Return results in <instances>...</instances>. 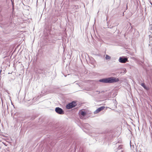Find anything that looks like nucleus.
Listing matches in <instances>:
<instances>
[{"label": "nucleus", "mask_w": 152, "mask_h": 152, "mask_svg": "<svg viewBox=\"0 0 152 152\" xmlns=\"http://www.w3.org/2000/svg\"><path fill=\"white\" fill-rule=\"evenodd\" d=\"M118 78H115L113 77H109L100 80L99 81L101 82L106 83H111L118 82Z\"/></svg>", "instance_id": "1"}, {"label": "nucleus", "mask_w": 152, "mask_h": 152, "mask_svg": "<svg viewBox=\"0 0 152 152\" xmlns=\"http://www.w3.org/2000/svg\"><path fill=\"white\" fill-rule=\"evenodd\" d=\"M76 105V103L75 102H72L66 105V108L68 109H70L75 106Z\"/></svg>", "instance_id": "2"}, {"label": "nucleus", "mask_w": 152, "mask_h": 152, "mask_svg": "<svg viewBox=\"0 0 152 152\" xmlns=\"http://www.w3.org/2000/svg\"><path fill=\"white\" fill-rule=\"evenodd\" d=\"M55 111L56 113L60 114H63L64 113V112L62 109L58 107L56 108Z\"/></svg>", "instance_id": "3"}, {"label": "nucleus", "mask_w": 152, "mask_h": 152, "mask_svg": "<svg viewBox=\"0 0 152 152\" xmlns=\"http://www.w3.org/2000/svg\"><path fill=\"white\" fill-rule=\"evenodd\" d=\"M119 61L121 63H125L128 61V59L126 58H123L121 57L119 58Z\"/></svg>", "instance_id": "4"}, {"label": "nucleus", "mask_w": 152, "mask_h": 152, "mask_svg": "<svg viewBox=\"0 0 152 152\" xmlns=\"http://www.w3.org/2000/svg\"><path fill=\"white\" fill-rule=\"evenodd\" d=\"M105 108V107H100L98 109H97L94 112V114H97L99 113V112L101 111V110H104V108Z\"/></svg>", "instance_id": "5"}, {"label": "nucleus", "mask_w": 152, "mask_h": 152, "mask_svg": "<svg viewBox=\"0 0 152 152\" xmlns=\"http://www.w3.org/2000/svg\"><path fill=\"white\" fill-rule=\"evenodd\" d=\"M79 113L83 116H85L86 115V113L82 110H80Z\"/></svg>", "instance_id": "6"}, {"label": "nucleus", "mask_w": 152, "mask_h": 152, "mask_svg": "<svg viewBox=\"0 0 152 152\" xmlns=\"http://www.w3.org/2000/svg\"><path fill=\"white\" fill-rule=\"evenodd\" d=\"M141 85L146 90L148 89V88H147V87L145 86V83H142L141 84Z\"/></svg>", "instance_id": "7"}, {"label": "nucleus", "mask_w": 152, "mask_h": 152, "mask_svg": "<svg viewBox=\"0 0 152 152\" xmlns=\"http://www.w3.org/2000/svg\"><path fill=\"white\" fill-rule=\"evenodd\" d=\"M105 58L107 60L110 59V57L108 55H106V56Z\"/></svg>", "instance_id": "8"}, {"label": "nucleus", "mask_w": 152, "mask_h": 152, "mask_svg": "<svg viewBox=\"0 0 152 152\" xmlns=\"http://www.w3.org/2000/svg\"><path fill=\"white\" fill-rule=\"evenodd\" d=\"M150 43H151L152 44V40L150 41Z\"/></svg>", "instance_id": "9"}]
</instances>
